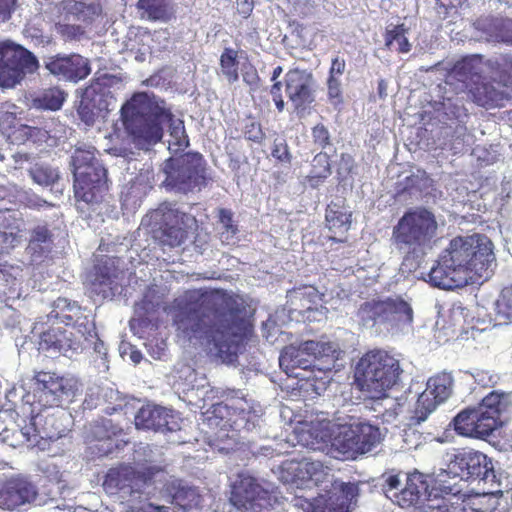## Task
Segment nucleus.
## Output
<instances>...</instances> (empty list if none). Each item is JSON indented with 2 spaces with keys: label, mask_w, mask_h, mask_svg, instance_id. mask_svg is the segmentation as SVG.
I'll list each match as a JSON object with an SVG mask.
<instances>
[{
  "label": "nucleus",
  "mask_w": 512,
  "mask_h": 512,
  "mask_svg": "<svg viewBox=\"0 0 512 512\" xmlns=\"http://www.w3.org/2000/svg\"><path fill=\"white\" fill-rule=\"evenodd\" d=\"M171 312L179 336L206 341L229 364L253 332L244 301L221 289L187 291L174 299Z\"/></svg>",
  "instance_id": "f257e3e1"
},
{
  "label": "nucleus",
  "mask_w": 512,
  "mask_h": 512,
  "mask_svg": "<svg viewBox=\"0 0 512 512\" xmlns=\"http://www.w3.org/2000/svg\"><path fill=\"white\" fill-rule=\"evenodd\" d=\"M164 100L146 92L134 94L121 108V118L128 133L141 146L155 145L163 137V124L172 120Z\"/></svg>",
  "instance_id": "f03ea898"
},
{
  "label": "nucleus",
  "mask_w": 512,
  "mask_h": 512,
  "mask_svg": "<svg viewBox=\"0 0 512 512\" xmlns=\"http://www.w3.org/2000/svg\"><path fill=\"white\" fill-rule=\"evenodd\" d=\"M402 372L400 361L393 353L375 348L359 358L354 380L361 391L369 393L372 398L381 399L399 382Z\"/></svg>",
  "instance_id": "7ed1b4c3"
},
{
  "label": "nucleus",
  "mask_w": 512,
  "mask_h": 512,
  "mask_svg": "<svg viewBox=\"0 0 512 512\" xmlns=\"http://www.w3.org/2000/svg\"><path fill=\"white\" fill-rule=\"evenodd\" d=\"M72 165L76 199L92 206L100 204L108 190L107 171L96 158V149L76 148Z\"/></svg>",
  "instance_id": "20e7f679"
},
{
  "label": "nucleus",
  "mask_w": 512,
  "mask_h": 512,
  "mask_svg": "<svg viewBox=\"0 0 512 512\" xmlns=\"http://www.w3.org/2000/svg\"><path fill=\"white\" fill-rule=\"evenodd\" d=\"M446 252L445 256L452 266L466 275L468 280L484 277L495 260L492 242L481 234L453 238Z\"/></svg>",
  "instance_id": "39448f33"
},
{
  "label": "nucleus",
  "mask_w": 512,
  "mask_h": 512,
  "mask_svg": "<svg viewBox=\"0 0 512 512\" xmlns=\"http://www.w3.org/2000/svg\"><path fill=\"white\" fill-rule=\"evenodd\" d=\"M437 229L436 217L430 210L410 208L394 226L392 240L398 249L415 254L432 247Z\"/></svg>",
  "instance_id": "423d86ee"
},
{
  "label": "nucleus",
  "mask_w": 512,
  "mask_h": 512,
  "mask_svg": "<svg viewBox=\"0 0 512 512\" xmlns=\"http://www.w3.org/2000/svg\"><path fill=\"white\" fill-rule=\"evenodd\" d=\"M220 398L221 401L214 403L207 412L211 424L225 430H251L255 427L259 418L258 411L241 390L225 389Z\"/></svg>",
  "instance_id": "0eeeda50"
},
{
  "label": "nucleus",
  "mask_w": 512,
  "mask_h": 512,
  "mask_svg": "<svg viewBox=\"0 0 512 512\" xmlns=\"http://www.w3.org/2000/svg\"><path fill=\"white\" fill-rule=\"evenodd\" d=\"M357 317L363 325L399 329L412 325L414 311L401 296L377 297L363 302L357 310Z\"/></svg>",
  "instance_id": "6e6552de"
},
{
  "label": "nucleus",
  "mask_w": 512,
  "mask_h": 512,
  "mask_svg": "<svg viewBox=\"0 0 512 512\" xmlns=\"http://www.w3.org/2000/svg\"><path fill=\"white\" fill-rule=\"evenodd\" d=\"M162 171L165 174L162 186L167 191L188 193L206 184L205 160L197 152H187L166 159Z\"/></svg>",
  "instance_id": "1a4fd4ad"
},
{
  "label": "nucleus",
  "mask_w": 512,
  "mask_h": 512,
  "mask_svg": "<svg viewBox=\"0 0 512 512\" xmlns=\"http://www.w3.org/2000/svg\"><path fill=\"white\" fill-rule=\"evenodd\" d=\"M35 388L22 398V412L32 417L41 416L48 408L61 405L62 397L72 392L70 380L55 372L39 371L34 375Z\"/></svg>",
  "instance_id": "9d476101"
},
{
  "label": "nucleus",
  "mask_w": 512,
  "mask_h": 512,
  "mask_svg": "<svg viewBox=\"0 0 512 512\" xmlns=\"http://www.w3.org/2000/svg\"><path fill=\"white\" fill-rule=\"evenodd\" d=\"M21 407L22 402L5 404L0 409V441L13 448L34 445L44 438L36 422L39 417L23 413Z\"/></svg>",
  "instance_id": "9b49d317"
},
{
  "label": "nucleus",
  "mask_w": 512,
  "mask_h": 512,
  "mask_svg": "<svg viewBox=\"0 0 512 512\" xmlns=\"http://www.w3.org/2000/svg\"><path fill=\"white\" fill-rule=\"evenodd\" d=\"M152 218L159 225L154 230V238L162 250L180 247L185 243L188 238L185 224L187 214L168 205H161L153 212Z\"/></svg>",
  "instance_id": "f8f14e48"
},
{
  "label": "nucleus",
  "mask_w": 512,
  "mask_h": 512,
  "mask_svg": "<svg viewBox=\"0 0 512 512\" xmlns=\"http://www.w3.org/2000/svg\"><path fill=\"white\" fill-rule=\"evenodd\" d=\"M508 393L492 391L473 407V425L478 430V439L490 436L502 424L501 417L511 407Z\"/></svg>",
  "instance_id": "ddd939ff"
},
{
  "label": "nucleus",
  "mask_w": 512,
  "mask_h": 512,
  "mask_svg": "<svg viewBox=\"0 0 512 512\" xmlns=\"http://www.w3.org/2000/svg\"><path fill=\"white\" fill-rule=\"evenodd\" d=\"M38 67L37 58L27 49L14 44L0 43V85L14 86L25 72Z\"/></svg>",
  "instance_id": "4468645a"
},
{
  "label": "nucleus",
  "mask_w": 512,
  "mask_h": 512,
  "mask_svg": "<svg viewBox=\"0 0 512 512\" xmlns=\"http://www.w3.org/2000/svg\"><path fill=\"white\" fill-rule=\"evenodd\" d=\"M449 467L461 477L475 478L484 484L499 486L500 480L492 460L480 451L469 448L459 450L450 460Z\"/></svg>",
  "instance_id": "2eb2a0df"
},
{
  "label": "nucleus",
  "mask_w": 512,
  "mask_h": 512,
  "mask_svg": "<svg viewBox=\"0 0 512 512\" xmlns=\"http://www.w3.org/2000/svg\"><path fill=\"white\" fill-rule=\"evenodd\" d=\"M380 440L381 433L378 427L358 422L340 426L333 445L344 453H366L371 451Z\"/></svg>",
  "instance_id": "dca6fc26"
},
{
  "label": "nucleus",
  "mask_w": 512,
  "mask_h": 512,
  "mask_svg": "<svg viewBox=\"0 0 512 512\" xmlns=\"http://www.w3.org/2000/svg\"><path fill=\"white\" fill-rule=\"evenodd\" d=\"M121 434L122 428L112 420L102 418L89 424L84 438L90 453L96 457H103L120 449Z\"/></svg>",
  "instance_id": "f3484780"
},
{
  "label": "nucleus",
  "mask_w": 512,
  "mask_h": 512,
  "mask_svg": "<svg viewBox=\"0 0 512 512\" xmlns=\"http://www.w3.org/2000/svg\"><path fill=\"white\" fill-rule=\"evenodd\" d=\"M44 67L59 80L78 83L92 71L90 60L78 53L56 54L46 58Z\"/></svg>",
  "instance_id": "a211bd4d"
},
{
  "label": "nucleus",
  "mask_w": 512,
  "mask_h": 512,
  "mask_svg": "<svg viewBox=\"0 0 512 512\" xmlns=\"http://www.w3.org/2000/svg\"><path fill=\"white\" fill-rule=\"evenodd\" d=\"M38 494L36 484L28 477L11 476L0 485V508L9 511L18 510L35 502Z\"/></svg>",
  "instance_id": "6ab92c4d"
},
{
  "label": "nucleus",
  "mask_w": 512,
  "mask_h": 512,
  "mask_svg": "<svg viewBox=\"0 0 512 512\" xmlns=\"http://www.w3.org/2000/svg\"><path fill=\"white\" fill-rule=\"evenodd\" d=\"M146 484V477L131 465L120 464L110 468L103 480L102 487L109 495L121 494L123 497L140 493Z\"/></svg>",
  "instance_id": "aec40b11"
},
{
  "label": "nucleus",
  "mask_w": 512,
  "mask_h": 512,
  "mask_svg": "<svg viewBox=\"0 0 512 512\" xmlns=\"http://www.w3.org/2000/svg\"><path fill=\"white\" fill-rule=\"evenodd\" d=\"M110 92L98 81L92 80L80 91V100L76 111L79 119L92 126L97 118L109 111Z\"/></svg>",
  "instance_id": "412c9836"
},
{
  "label": "nucleus",
  "mask_w": 512,
  "mask_h": 512,
  "mask_svg": "<svg viewBox=\"0 0 512 512\" xmlns=\"http://www.w3.org/2000/svg\"><path fill=\"white\" fill-rule=\"evenodd\" d=\"M267 494L255 478L242 476L232 486L230 502L241 512H262Z\"/></svg>",
  "instance_id": "4be33fe9"
},
{
  "label": "nucleus",
  "mask_w": 512,
  "mask_h": 512,
  "mask_svg": "<svg viewBox=\"0 0 512 512\" xmlns=\"http://www.w3.org/2000/svg\"><path fill=\"white\" fill-rule=\"evenodd\" d=\"M438 488L432 486L430 488L427 477L415 471L406 477V483L399 492H394L393 502L402 508H409L432 500L434 491Z\"/></svg>",
  "instance_id": "5701e85b"
},
{
  "label": "nucleus",
  "mask_w": 512,
  "mask_h": 512,
  "mask_svg": "<svg viewBox=\"0 0 512 512\" xmlns=\"http://www.w3.org/2000/svg\"><path fill=\"white\" fill-rule=\"evenodd\" d=\"M51 316L56 319L58 324H64L85 339L91 335L94 329L87 317L83 316L81 306L64 297L55 300Z\"/></svg>",
  "instance_id": "b1692460"
},
{
  "label": "nucleus",
  "mask_w": 512,
  "mask_h": 512,
  "mask_svg": "<svg viewBox=\"0 0 512 512\" xmlns=\"http://www.w3.org/2000/svg\"><path fill=\"white\" fill-rule=\"evenodd\" d=\"M134 421L138 429L161 432L174 431L178 426L171 410L151 404L142 406Z\"/></svg>",
  "instance_id": "393cba45"
},
{
  "label": "nucleus",
  "mask_w": 512,
  "mask_h": 512,
  "mask_svg": "<svg viewBox=\"0 0 512 512\" xmlns=\"http://www.w3.org/2000/svg\"><path fill=\"white\" fill-rule=\"evenodd\" d=\"M493 79L491 81H478L469 88L472 100L478 106L485 109L503 108L511 101L512 96L509 90L501 86Z\"/></svg>",
  "instance_id": "a878e982"
},
{
  "label": "nucleus",
  "mask_w": 512,
  "mask_h": 512,
  "mask_svg": "<svg viewBox=\"0 0 512 512\" xmlns=\"http://www.w3.org/2000/svg\"><path fill=\"white\" fill-rule=\"evenodd\" d=\"M81 336L68 327H62L58 322L40 334L39 349L42 351L66 352L76 350Z\"/></svg>",
  "instance_id": "bb28decb"
},
{
  "label": "nucleus",
  "mask_w": 512,
  "mask_h": 512,
  "mask_svg": "<svg viewBox=\"0 0 512 512\" xmlns=\"http://www.w3.org/2000/svg\"><path fill=\"white\" fill-rule=\"evenodd\" d=\"M284 80L286 94L295 109L305 110L314 101L310 77L299 69H291Z\"/></svg>",
  "instance_id": "cd10ccee"
},
{
  "label": "nucleus",
  "mask_w": 512,
  "mask_h": 512,
  "mask_svg": "<svg viewBox=\"0 0 512 512\" xmlns=\"http://www.w3.org/2000/svg\"><path fill=\"white\" fill-rule=\"evenodd\" d=\"M118 269L109 261H104L94 267L90 280V292L102 299L113 298L118 291Z\"/></svg>",
  "instance_id": "c85d7f7f"
},
{
  "label": "nucleus",
  "mask_w": 512,
  "mask_h": 512,
  "mask_svg": "<svg viewBox=\"0 0 512 512\" xmlns=\"http://www.w3.org/2000/svg\"><path fill=\"white\" fill-rule=\"evenodd\" d=\"M428 282L434 286L445 290L462 287L468 283V277L461 274L456 267L443 255L428 273Z\"/></svg>",
  "instance_id": "c756f323"
},
{
  "label": "nucleus",
  "mask_w": 512,
  "mask_h": 512,
  "mask_svg": "<svg viewBox=\"0 0 512 512\" xmlns=\"http://www.w3.org/2000/svg\"><path fill=\"white\" fill-rule=\"evenodd\" d=\"M162 297L154 289H148L142 299L135 303V317L130 321V327L133 331L148 328L157 320L155 315L162 306Z\"/></svg>",
  "instance_id": "7c9ffc66"
},
{
  "label": "nucleus",
  "mask_w": 512,
  "mask_h": 512,
  "mask_svg": "<svg viewBox=\"0 0 512 512\" xmlns=\"http://www.w3.org/2000/svg\"><path fill=\"white\" fill-rule=\"evenodd\" d=\"M482 57L480 55L465 56L455 62L449 71V77L464 84L469 90L471 85H475L481 80Z\"/></svg>",
  "instance_id": "2f4dec72"
},
{
  "label": "nucleus",
  "mask_w": 512,
  "mask_h": 512,
  "mask_svg": "<svg viewBox=\"0 0 512 512\" xmlns=\"http://www.w3.org/2000/svg\"><path fill=\"white\" fill-rule=\"evenodd\" d=\"M53 247L54 235L48 225H37L30 230L27 251L33 260L47 258L52 252Z\"/></svg>",
  "instance_id": "473e14b6"
},
{
  "label": "nucleus",
  "mask_w": 512,
  "mask_h": 512,
  "mask_svg": "<svg viewBox=\"0 0 512 512\" xmlns=\"http://www.w3.org/2000/svg\"><path fill=\"white\" fill-rule=\"evenodd\" d=\"M305 347L313 354V368L331 372L339 358L340 350L331 342L305 341Z\"/></svg>",
  "instance_id": "72a5a7b5"
},
{
  "label": "nucleus",
  "mask_w": 512,
  "mask_h": 512,
  "mask_svg": "<svg viewBox=\"0 0 512 512\" xmlns=\"http://www.w3.org/2000/svg\"><path fill=\"white\" fill-rule=\"evenodd\" d=\"M326 226L334 235H344L352 223V212L348 210L344 200L332 201L325 211Z\"/></svg>",
  "instance_id": "f704fd0d"
},
{
  "label": "nucleus",
  "mask_w": 512,
  "mask_h": 512,
  "mask_svg": "<svg viewBox=\"0 0 512 512\" xmlns=\"http://www.w3.org/2000/svg\"><path fill=\"white\" fill-rule=\"evenodd\" d=\"M313 354L305 347V342L299 346L289 345L283 348L279 357V364L286 372L295 368H313Z\"/></svg>",
  "instance_id": "c9c22d12"
},
{
  "label": "nucleus",
  "mask_w": 512,
  "mask_h": 512,
  "mask_svg": "<svg viewBox=\"0 0 512 512\" xmlns=\"http://www.w3.org/2000/svg\"><path fill=\"white\" fill-rule=\"evenodd\" d=\"M170 494L172 503L183 511H198L203 506L204 499L197 487L183 485L181 483L172 484Z\"/></svg>",
  "instance_id": "e433bc0d"
},
{
  "label": "nucleus",
  "mask_w": 512,
  "mask_h": 512,
  "mask_svg": "<svg viewBox=\"0 0 512 512\" xmlns=\"http://www.w3.org/2000/svg\"><path fill=\"white\" fill-rule=\"evenodd\" d=\"M284 470L291 474V481H319L318 474L323 472V465L319 461L309 458L290 460L284 463Z\"/></svg>",
  "instance_id": "4c0bfd02"
},
{
  "label": "nucleus",
  "mask_w": 512,
  "mask_h": 512,
  "mask_svg": "<svg viewBox=\"0 0 512 512\" xmlns=\"http://www.w3.org/2000/svg\"><path fill=\"white\" fill-rule=\"evenodd\" d=\"M427 512H460L461 494L452 493L450 487L438 488L428 501Z\"/></svg>",
  "instance_id": "58836bf2"
},
{
  "label": "nucleus",
  "mask_w": 512,
  "mask_h": 512,
  "mask_svg": "<svg viewBox=\"0 0 512 512\" xmlns=\"http://www.w3.org/2000/svg\"><path fill=\"white\" fill-rule=\"evenodd\" d=\"M453 377L450 373L441 372L427 381L426 389L440 403L447 400L452 394Z\"/></svg>",
  "instance_id": "ea45409f"
},
{
  "label": "nucleus",
  "mask_w": 512,
  "mask_h": 512,
  "mask_svg": "<svg viewBox=\"0 0 512 512\" xmlns=\"http://www.w3.org/2000/svg\"><path fill=\"white\" fill-rule=\"evenodd\" d=\"M67 93L59 87H50L32 100L37 109L57 111L63 106Z\"/></svg>",
  "instance_id": "a19ab883"
},
{
  "label": "nucleus",
  "mask_w": 512,
  "mask_h": 512,
  "mask_svg": "<svg viewBox=\"0 0 512 512\" xmlns=\"http://www.w3.org/2000/svg\"><path fill=\"white\" fill-rule=\"evenodd\" d=\"M500 486L499 483V486H490V489L480 494L469 495L472 499L471 504L480 512H495L499 506V499L503 496Z\"/></svg>",
  "instance_id": "79ce46f5"
},
{
  "label": "nucleus",
  "mask_w": 512,
  "mask_h": 512,
  "mask_svg": "<svg viewBox=\"0 0 512 512\" xmlns=\"http://www.w3.org/2000/svg\"><path fill=\"white\" fill-rule=\"evenodd\" d=\"M220 71L224 78L234 84L239 80L238 51L231 48H224L219 59Z\"/></svg>",
  "instance_id": "37998d69"
},
{
  "label": "nucleus",
  "mask_w": 512,
  "mask_h": 512,
  "mask_svg": "<svg viewBox=\"0 0 512 512\" xmlns=\"http://www.w3.org/2000/svg\"><path fill=\"white\" fill-rule=\"evenodd\" d=\"M473 422V407H468L461 410L452 419L449 426L453 427L456 434L460 436L478 439V430Z\"/></svg>",
  "instance_id": "c03bdc74"
},
{
  "label": "nucleus",
  "mask_w": 512,
  "mask_h": 512,
  "mask_svg": "<svg viewBox=\"0 0 512 512\" xmlns=\"http://www.w3.org/2000/svg\"><path fill=\"white\" fill-rule=\"evenodd\" d=\"M331 174L329 157L325 153H318L312 160V168L306 179L313 188L317 187Z\"/></svg>",
  "instance_id": "a18cd8bd"
},
{
  "label": "nucleus",
  "mask_w": 512,
  "mask_h": 512,
  "mask_svg": "<svg viewBox=\"0 0 512 512\" xmlns=\"http://www.w3.org/2000/svg\"><path fill=\"white\" fill-rule=\"evenodd\" d=\"M493 80L509 90L512 86V58L501 56L491 64Z\"/></svg>",
  "instance_id": "49530a36"
},
{
  "label": "nucleus",
  "mask_w": 512,
  "mask_h": 512,
  "mask_svg": "<svg viewBox=\"0 0 512 512\" xmlns=\"http://www.w3.org/2000/svg\"><path fill=\"white\" fill-rule=\"evenodd\" d=\"M171 0H138L137 7L144 10L149 19L164 20L169 17Z\"/></svg>",
  "instance_id": "de8ad7c7"
},
{
  "label": "nucleus",
  "mask_w": 512,
  "mask_h": 512,
  "mask_svg": "<svg viewBox=\"0 0 512 512\" xmlns=\"http://www.w3.org/2000/svg\"><path fill=\"white\" fill-rule=\"evenodd\" d=\"M233 212L230 209L220 208L218 219L221 224L220 239L225 244H230L239 232L238 225L234 222Z\"/></svg>",
  "instance_id": "09e8293b"
},
{
  "label": "nucleus",
  "mask_w": 512,
  "mask_h": 512,
  "mask_svg": "<svg viewBox=\"0 0 512 512\" xmlns=\"http://www.w3.org/2000/svg\"><path fill=\"white\" fill-rule=\"evenodd\" d=\"M440 402L435 399L427 390H424L419 396L415 404L413 418L417 423H421L427 419Z\"/></svg>",
  "instance_id": "8fccbe9b"
},
{
  "label": "nucleus",
  "mask_w": 512,
  "mask_h": 512,
  "mask_svg": "<svg viewBox=\"0 0 512 512\" xmlns=\"http://www.w3.org/2000/svg\"><path fill=\"white\" fill-rule=\"evenodd\" d=\"M406 29L404 25H396L392 29L387 30L385 34V45L391 49L394 43L397 44L395 48L399 53H408L411 50V44L405 36Z\"/></svg>",
  "instance_id": "3c124183"
},
{
  "label": "nucleus",
  "mask_w": 512,
  "mask_h": 512,
  "mask_svg": "<svg viewBox=\"0 0 512 512\" xmlns=\"http://www.w3.org/2000/svg\"><path fill=\"white\" fill-rule=\"evenodd\" d=\"M30 175L36 183L42 186L52 185L59 178L58 172L55 169L44 165H37L32 168Z\"/></svg>",
  "instance_id": "603ef678"
},
{
  "label": "nucleus",
  "mask_w": 512,
  "mask_h": 512,
  "mask_svg": "<svg viewBox=\"0 0 512 512\" xmlns=\"http://www.w3.org/2000/svg\"><path fill=\"white\" fill-rule=\"evenodd\" d=\"M13 136L15 140L26 142L29 140L36 141V139H41L46 137V131L38 128L32 127L29 125H20L14 132Z\"/></svg>",
  "instance_id": "864d4df0"
},
{
  "label": "nucleus",
  "mask_w": 512,
  "mask_h": 512,
  "mask_svg": "<svg viewBox=\"0 0 512 512\" xmlns=\"http://www.w3.org/2000/svg\"><path fill=\"white\" fill-rule=\"evenodd\" d=\"M328 506L333 512H348L349 502L348 498L344 495V489L340 492H328L326 493Z\"/></svg>",
  "instance_id": "5fc2aeb1"
},
{
  "label": "nucleus",
  "mask_w": 512,
  "mask_h": 512,
  "mask_svg": "<svg viewBox=\"0 0 512 512\" xmlns=\"http://www.w3.org/2000/svg\"><path fill=\"white\" fill-rule=\"evenodd\" d=\"M399 474L385 473L382 475L383 483L381 484L382 490L385 495L393 501L394 492H399L401 489V480Z\"/></svg>",
  "instance_id": "6e6d98bb"
},
{
  "label": "nucleus",
  "mask_w": 512,
  "mask_h": 512,
  "mask_svg": "<svg viewBox=\"0 0 512 512\" xmlns=\"http://www.w3.org/2000/svg\"><path fill=\"white\" fill-rule=\"evenodd\" d=\"M21 204L31 210L48 209L54 206L35 193H25L21 199Z\"/></svg>",
  "instance_id": "4d7b16f0"
},
{
  "label": "nucleus",
  "mask_w": 512,
  "mask_h": 512,
  "mask_svg": "<svg viewBox=\"0 0 512 512\" xmlns=\"http://www.w3.org/2000/svg\"><path fill=\"white\" fill-rule=\"evenodd\" d=\"M326 494L319 495L312 500H304L301 504L306 512H333L328 506Z\"/></svg>",
  "instance_id": "13d9d810"
},
{
  "label": "nucleus",
  "mask_w": 512,
  "mask_h": 512,
  "mask_svg": "<svg viewBox=\"0 0 512 512\" xmlns=\"http://www.w3.org/2000/svg\"><path fill=\"white\" fill-rule=\"evenodd\" d=\"M274 159L283 163H290L292 156L285 139H275L271 151Z\"/></svg>",
  "instance_id": "bf43d9fd"
},
{
  "label": "nucleus",
  "mask_w": 512,
  "mask_h": 512,
  "mask_svg": "<svg viewBox=\"0 0 512 512\" xmlns=\"http://www.w3.org/2000/svg\"><path fill=\"white\" fill-rule=\"evenodd\" d=\"M243 133L245 139L258 144L261 143L265 137L261 124L256 121L246 123Z\"/></svg>",
  "instance_id": "052dcab7"
},
{
  "label": "nucleus",
  "mask_w": 512,
  "mask_h": 512,
  "mask_svg": "<svg viewBox=\"0 0 512 512\" xmlns=\"http://www.w3.org/2000/svg\"><path fill=\"white\" fill-rule=\"evenodd\" d=\"M498 309L508 320L512 321V286L502 291L498 300Z\"/></svg>",
  "instance_id": "680f3d73"
},
{
  "label": "nucleus",
  "mask_w": 512,
  "mask_h": 512,
  "mask_svg": "<svg viewBox=\"0 0 512 512\" xmlns=\"http://www.w3.org/2000/svg\"><path fill=\"white\" fill-rule=\"evenodd\" d=\"M171 140L169 141V149L174 153L182 152L189 145V140L187 135H185L184 130H174L171 132Z\"/></svg>",
  "instance_id": "e2e57ef3"
},
{
  "label": "nucleus",
  "mask_w": 512,
  "mask_h": 512,
  "mask_svg": "<svg viewBox=\"0 0 512 512\" xmlns=\"http://www.w3.org/2000/svg\"><path fill=\"white\" fill-rule=\"evenodd\" d=\"M328 98L335 104L342 102V87L339 77L328 76L327 79Z\"/></svg>",
  "instance_id": "0e129e2a"
},
{
  "label": "nucleus",
  "mask_w": 512,
  "mask_h": 512,
  "mask_svg": "<svg viewBox=\"0 0 512 512\" xmlns=\"http://www.w3.org/2000/svg\"><path fill=\"white\" fill-rule=\"evenodd\" d=\"M314 143L324 149L330 144V134L323 124H317L312 129Z\"/></svg>",
  "instance_id": "69168bd1"
},
{
  "label": "nucleus",
  "mask_w": 512,
  "mask_h": 512,
  "mask_svg": "<svg viewBox=\"0 0 512 512\" xmlns=\"http://www.w3.org/2000/svg\"><path fill=\"white\" fill-rule=\"evenodd\" d=\"M19 242L17 233L0 231V255L9 252Z\"/></svg>",
  "instance_id": "338daca9"
},
{
  "label": "nucleus",
  "mask_w": 512,
  "mask_h": 512,
  "mask_svg": "<svg viewBox=\"0 0 512 512\" xmlns=\"http://www.w3.org/2000/svg\"><path fill=\"white\" fill-rule=\"evenodd\" d=\"M497 36L499 39L507 44H512V21L511 20H503L499 27Z\"/></svg>",
  "instance_id": "774afa93"
}]
</instances>
